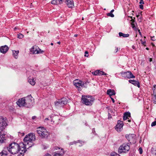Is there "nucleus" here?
<instances>
[{"instance_id":"obj_15","label":"nucleus","mask_w":156,"mask_h":156,"mask_svg":"<svg viewBox=\"0 0 156 156\" xmlns=\"http://www.w3.org/2000/svg\"><path fill=\"white\" fill-rule=\"evenodd\" d=\"M16 103L20 107L25 106V104H26L25 97L22 98L21 99H19Z\"/></svg>"},{"instance_id":"obj_58","label":"nucleus","mask_w":156,"mask_h":156,"mask_svg":"<svg viewBox=\"0 0 156 156\" xmlns=\"http://www.w3.org/2000/svg\"><path fill=\"white\" fill-rule=\"evenodd\" d=\"M89 83L88 82H85V83H84V84H87L88 83Z\"/></svg>"},{"instance_id":"obj_1","label":"nucleus","mask_w":156,"mask_h":156,"mask_svg":"<svg viewBox=\"0 0 156 156\" xmlns=\"http://www.w3.org/2000/svg\"><path fill=\"white\" fill-rule=\"evenodd\" d=\"M95 99L91 96L82 95L81 101L82 103L87 106H91L93 104Z\"/></svg>"},{"instance_id":"obj_13","label":"nucleus","mask_w":156,"mask_h":156,"mask_svg":"<svg viewBox=\"0 0 156 156\" xmlns=\"http://www.w3.org/2000/svg\"><path fill=\"white\" fill-rule=\"evenodd\" d=\"M74 85L79 90V88H80V87H82L84 86V83L78 80H74L73 82Z\"/></svg>"},{"instance_id":"obj_41","label":"nucleus","mask_w":156,"mask_h":156,"mask_svg":"<svg viewBox=\"0 0 156 156\" xmlns=\"http://www.w3.org/2000/svg\"><path fill=\"white\" fill-rule=\"evenodd\" d=\"M92 132L93 134H94L95 135L96 134L95 128H94L92 129Z\"/></svg>"},{"instance_id":"obj_63","label":"nucleus","mask_w":156,"mask_h":156,"mask_svg":"<svg viewBox=\"0 0 156 156\" xmlns=\"http://www.w3.org/2000/svg\"><path fill=\"white\" fill-rule=\"evenodd\" d=\"M138 31H139V34H141V32H140V30H138Z\"/></svg>"},{"instance_id":"obj_33","label":"nucleus","mask_w":156,"mask_h":156,"mask_svg":"<svg viewBox=\"0 0 156 156\" xmlns=\"http://www.w3.org/2000/svg\"><path fill=\"white\" fill-rule=\"evenodd\" d=\"M78 143V142H77V140L76 141H74L73 142H71L70 143L69 145H73V144H75L76 143Z\"/></svg>"},{"instance_id":"obj_3","label":"nucleus","mask_w":156,"mask_h":156,"mask_svg":"<svg viewBox=\"0 0 156 156\" xmlns=\"http://www.w3.org/2000/svg\"><path fill=\"white\" fill-rule=\"evenodd\" d=\"M20 145L16 143L9 144L8 147L10 153L12 154H15L19 153Z\"/></svg>"},{"instance_id":"obj_4","label":"nucleus","mask_w":156,"mask_h":156,"mask_svg":"<svg viewBox=\"0 0 156 156\" xmlns=\"http://www.w3.org/2000/svg\"><path fill=\"white\" fill-rule=\"evenodd\" d=\"M37 133L41 138H47L49 133L47 130L44 127H39L37 130Z\"/></svg>"},{"instance_id":"obj_23","label":"nucleus","mask_w":156,"mask_h":156,"mask_svg":"<svg viewBox=\"0 0 156 156\" xmlns=\"http://www.w3.org/2000/svg\"><path fill=\"white\" fill-rule=\"evenodd\" d=\"M107 94L109 95L110 97L115 94V91L113 90L109 89L107 92Z\"/></svg>"},{"instance_id":"obj_17","label":"nucleus","mask_w":156,"mask_h":156,"mask_svg":"<svg viewBox=\"0 0 156 156\" xmlns=\"http://www.w3.org/2000/svg\"><path fill=\"white\" fill-rule=\"evenodd\" d=\"M65 3L69 8H73L74 6L73 0H66Z\"/></svg>"},{"instance_id":"obj_56","label":"nucleus","mask_w":156,"mask_h":156,"mask_svg":"<svg viewBox=\"0 0 156 156\" xmlns=\"http://www.w3.org/2000/svg\"><path fill=\"white\" fill-rule=\"evenodd\" d=\"M114 9H112V10H111V11H110V12H111V13H112V12H114Z\"/></svg>"},{"instance_id":"obj_30","label":"nucleus","mask_w":156,"mask_h":156,"mask_svg":"<svg viewBox=\"0 0 156 156\" xmlns=\"http://www.w3.org/2000/svg\"><path fill=\"white\" fill-rule=\"evenodd\" d=\"M110 155L111 156H117V155H119V156H120L119 154H117V153L115 152H112L111 153Z\"/></svg>"},{"instance_id":"obj_35","label":"nucleus","mask_w":156,"mask_h":156,"mask_svg":"<svg viewBox=\"0 0 156 156\" xmlns=\"http://www.w3.org/2000/svg\"><path fill=\"white\" fill-rule=\"evenodd\" d=\"M118 48L117 47H115V50L114 51V53H116L118 51Z\"/></svg>"},{"instance_id":"obj_53","label":"nucleus","mask_w":156,"mask_h":156,"mask_svg":"<svg viewBox=\"0 0 156 156\" xmlns=\"http://www.w3.org/2000/svg\"><path fill=\"white\" fill-rule=\"evenodd\" d=\"M132 48L133 49H135V47L134 45H133L132 47Z\"/></svg>"},{"instance_id":"obj_28","label":"nucleus","mask_w":156,"mask_h":156,"mask_svg":"<svg viewBox=\"0 0 156 156\" xmlns=\"http://www.w3.org/2000/svg\"><path fill=\"white\" fill-rule=\"evenodd\" d=\"M131 25L132 28L135 30H136V28L135 27V25L134 23L135 21L133 19H132L131 20Z\"/></svg>"},{"instance_id":"obj_59","label":"nucleus","mask_w":156,"mask_h":156,"mask_svg":"<svg viewBox=\"0 0 156 156\" xmlns=\"http://www.w3.org/2000/svg\"><path fill=\"white\" fill-rule=\"evenodd\" d=\"M78 35L77 34H75L74 35V36L75 37H76L78 36Z\"/></svg>"},{"instance_id":"obj_9","label":"nucleus","mask_w":156,"mask_h":156,"mask_svg":"<svg viewBox=\"0 0 156 156\" xmlns=\"http://www.w3.org/2000/svg\"><path fill=\"white\" fill-rule=\"evenodd\" d=\"M126 138L130 144H134L136 142V136L134 134L126 135Z\"/></svg>"},{"instance_id":"obj_8","label":"nucleus","mask_w":156,"mask_h":156,"mask_svg":"<svg viewBox=\"0 0 156 156\" xmlns=\"http://www.w3.org/2000/svg\"><path fill=\"white\" fill-rule=\"evenodd\" d=\"M120 74L122 77L125 78H134L135 77V76L130 71H127L126 72L122 71L120 73Z\"/></svg>"},{"instance_id":"obj_7","label":"nucleus","mask_w":156,"mask_h":156,"mask_svg":"<svg viewBox=\"0 0 156 156\" xmlns=\"http://www.w3.org/2000/svg\"><path fill=\"white\" fill-rule=\"evenodd\" d=\"M130 149L129 144V143H124L121 146L118 151L119 153L122 152L126 153Z\"/></svg>"},{"instance_id":"obj_47","label":"nucleus","mask_w":156,"mask_h":156,"mask_svg":"<svg viewBox=\"0 0 156 156\" xmlns=\"http://www.w3.org/2000/svg\"><path fill=\"white\" fill-rule=\"evenodd\" d=\"M107 74L104 72L102 71V75H106Z\"/></svg>"},{"instance_id":"obj_5","label":"nucleus","mask_w":156,"mask_h":156,"mask_svg":"<svg viewBox=\"0 0 156 156\" xmlns=\"http://www.w3.org/2000/svg\"><path fill=\"white\" fill-rule=\"evenodd\" d=\"M67 99L65 98H63L60 100H59L55 102V106L57 108L63 107L68 103Z\"/></svg>"},{"instance_id":"obj_62","label":"nucleus","mask_w":156,"mask_h":156,"mask_svg":"<svg viewBox=\"0 0 156 156\" xmlns=\"http://www.w3.org/2000/svg\"><path fill=\"white\" fill-rule=\"evenodd\" d=\"M138 31H139V34H141V32H140V30H138Z\"/></svg>"},{"instance_id":"obj_20","label":"nucleus","mask_w":156,"mask_h":156,"mask_svg":"<svg viewBox=\"0 0 156 156\" xmlns=\"http://www.w3.org/2000/svg\"><path fill=\"white\" fill-rule=\"evenodd\" d=\"M129 82L139 88L140 87V83L138 81H136L134 80H129Z\"/></svg>"},{"instance_id":"obj_18","label":"nucleus","mask_w":156,"mask_h":156,"mask_svg":"<svg viewBox=\"0 0 156 156\" xmlns=\"http://www.w3.org/2000/svg\"><path fill=\"white\" fill-rule=\"evenodd\" d=\"M8 47L6 45L2 46L0 47V51L3 54L5 53L9 50Z\"/></svg>"},{"instance_id":"obj_16","label":"nucleus","mask_w":156,"mask_h":156,"mask_svg":"<svg viewBox=\"0 0 156 156\" xmlns=\"http://www.w3.org/2000/svg\"><path fill=\"white\" fill-rule=\"evenodd\" d=\"M6 140L5 134L2 131L0 132V144L5 143Z\"/></svg>"},{"instance_id":"obj_55","label":"nucleus","mask_w":156,"mask_h":156,"mask_svg":"<svg viewBox=\"0 0 156 156\" xmlns=\"http://www.w3.org/2000/svg\"><path fill=\"white\" fill-rule=\"evenodd\" d=\"M92 74H93L94 75H95V72L94 71V72H92Z\"/></svg>"},{"instance_id":"obj_12","label":"nucleus","mask_w":156,"mask_h":156,"mask_svg":"<svg viewBox=\"0 0 156 156\" xmlns=\"http://www.w3.org/2000/svg\"><path fill=\"white\" fill-rule=\"evenodd\" d=\"M7 125V124L3 117L0 116V130L2 131Z\"/></svg>"},{"instance_id":"obj_6","label":"nucleus","mask_w":156,"mask_h":156,"mask_svg":"<svg viewBox=\"0 0 156 156\" xmlns=\"http://www.w3.org/2000/svg\"><path fill=\"white\" fill-rule=\"evenodd\" d=\"M25 107L27 108H31L33 105L34 99L31 95L25 97Z\"/></svg>"},{"instance_id":"obj_31","label":"nucleus","mask_w":156,"mask_h":156,"mask_svg":"<svg viewBox=\"0 0 156 156\" xmlns=\"http://www.w3.org/2000/svg\"><path fill=\"white\" fill-rule=\"evenodd\" d=\"M17 36V37L19 38V39H22L24 37V35L23 34L20 33L18 34Z\"/></svg>"},{"instance_id":"obj_37","label":"nucleus","mask_w":156,"mask_h":156,"mask_svg":"<svg viewBox=\"0 0 156 156\" xmlns=\"http://www.w3.org/2000/svg\"><path fill=\"white\" fill-rule=\"evenodd\" d=\"M77 142H78V143H80L81 144H83L84 143V142L80 140H78Z\"/></svg>"},{"instance_id":"obj_24","label":"nucleus","mask_w":156,"mask_h":156,"mask_svg":"<svg viewBox=\"0 0 156 156\" xmlns=\"http://www.w3.org/2000/svg\"><path fill=\"white\" fill-rule=\"evenodd\" d=\"M130 113L129 112H125L123 116V119L124 120H126L128 117H130Z\"/></svg>"},{"instance_id":"obj_50","label":"nucleus","mask_w":156,"mask_h":156,"mask_svg":"<svg viewBox=\"0 0 156 156\" xmlns=\"http://www.w3.org/2000/svg\"><path fill=\"white\" fill-rule=\"evenodd\" d=\"M50 120V119H49V118H46L45 119H44V120Z\"/></svg>"},{"instance_id":"obj_2","label":"nucleus","mask_w":156,"mask_h":156,"mask_svg":"<svg viewBox=\"0 0 156 156\" xmlns=\"http://www.w3.org/2000/svg\"><path fill=\"white\" fill-rule=\"evenodd\" d=\"M35 140V136L33 133H30L28 135H27L23 139L25 144L31 146L33 145L32 141H34Z\"/></svg>"},{"instance_id":"obj_48","label":"nucleus","mask_w":156,"mask_h":156,"mask_svg":"<svg viewBox=\"0 0 156 156\" xmlns=\"http://www.w3.org/2000/svg\"><path fill=\"white\" fill-rule=\"evenodd\" d=\"M36 118V117L35 116H32V119L33 120H34Z\"/></svg>"},{"instance_id":"obj_54","label":"nucleus","mask_w":156,"mask_h":156,"mask_svg":"<svg viewBox=\"0 0 156 156\" xmlns=\"http://www.w3.org/2000/svg\"><path fill=\"white\" fill-rule=\"evenodd\" d=\"M59 0L60 2V3L62 4V2L63 0Z\"/></svg>"},{"instance_id":"obj_46","label":"nucleus","mask_w":156,"mask_h":156,"mask_svg":"<svg viewBox=\"0 0 156 156\" xmlns=\"http://www.w3.org/2000/svg\"><path fill=\"white\" fill-rule=\"evenodd\" d=\"M52 116H53V115H51V116L50 115V120L51 122H52L53 121V118H52Z\"/></svg>"},{"instance_id":"obj_19","label":"nucleus","mask_w":156,"mask_h":156,"mask_svg":"<svg viewBox=\"0 0 156 156\" xmlns=\"http://www.w3.org/2000/svg\"><path fill=\"white\" fill-rule=\"evenodd\" d=\"M8 152H10L8 147H4L3 150L0 153V155H7L8 154Z\"/></svg>"},{"instance_id":"obj_39","label":"nucleus","mask_w":156,"mask_h":156,"mask_svg":"<svg viewBox=\"0 0 156 156\" xmlns=\"http://www.w3.org/2000/svg\"><path fill=\"white\" fill-rule=\"evenodd\" d=\"M139 7L140 9H144L143 5L142 4H140L139 5Z\"/></svg>"},{"instance_id":"obj_25","label":"nucleus","mask_w":156,"mask_h":156,"mask_svg":"<svg viewBox=\"0 0 156 156\" xmlns=\"http://www.w3.org/2000/svg\"><path fill=\"white\" fill-rule=\"evenodd\" d=\"M12 51V55L16 59L18 58V54L19 52L18 50L15 51L13 50Z\"/></svg>"},{"instance_id":"obj_34","label":"nucleus","mask_w":156,"mask_h":156,"mask_svg":"<svg viewBox=\"0 0 156 156\" xmlns=\"http://www.w3.org/2000/svg\"><path fill=\"white\" fill-rule=\"evenodd\" d=\"M155 125H156V121H154V122L152 123L151 124V126H154Z\"/></svg>"},{"instance_id":"obj_21","label":"nucleus","mask_w":156,"mask_h":156,"mask_svg":"<svg viewBox=\"0 0 156 156\" xmlns=\"http://www.w3.org/2000/svg\"><path fill=\"white\" fill-rule=\"evenodd\" d=\"M64 151L63 149L62 148L59 152V151L55 152L54 153V154L53 155L54 156H62L64 155Z\"/></svg>"},{"instance_id":"obj_38","label":"nucleus","mask_w":156,"mask_h":156,"mask_svg":"<svg viewBox=\"0 0 156 156\" xmlns=\"http://www.w3.org/2000/svg\"><path fill=\"white\" fill-rule=\"evenodd\" d=\"M154 98L153 99L154 103L156 104V95H154Z\"/></svg>"},{"instance_id":"obj_14","label":"nucleus","mask_w":156,"mask_h":156,"mask_svg":"<svg viewBox=\"0 0 156 156\" xmlns=\"http://www.w3.org/2000/svg\"><path fill=\"white\" fill-rule=\"evenodd\" d=\"M123 125L124 124L122 121L118 120L117 124L115 126V129L118 132H119L122 129Z\"/></svg>"},{"instance_id":"obj_22","label":"nucleus","mask_w":156,"mask_h":156,"mask_svg":"<svg viewBox=\"0 0 156 156\" xmlns=\"http://www.w3.org/2000/svg\"><path fill=\"white\" fill-rule=\"evenodd\" d=\"M28 82L30 83L32 85H34L35 84V82L34 80V78L31 77H28Z\"/></svg>"},{"instance_id":"obj_32","label":"nucleus","mask_w":156,"mask_h":156,"mask_svg":"<svg viewBox=\"0 0 156 156\" xmlns=\"http://www.w3.org/2000/svg\"><path fill=\"white\" fill-rule=\"evenodd\" d=\"M107 15L108 16H110L112 17H113L114 16V15L112 13H111L110 12L107 13Z\"/></svg>"},{"instance_id":"obj_40","label":"nucleus","mask_w":156,"mask_h":156,"mask_svg":"<svg viewBox=\"0 0 156 156\" xmlns=\"http://www.w3.org/2000/svg\"><path fill=\"white\" fill-rule=\"evenodd\" d=\"M95 75H98V73H99V70H97L95 71Z\"/></svg>"},{"instance_id":"obj_61","label":"nucleus","mask_w":156,"mask_h":156,"mask_svg":"<svg viewBox=\"0 0 156 156\" xmlns=\"http://www.w3.org/2000/svg\"><path fill=\"white\" fill-rule=\"evenodd\" d=\"M57 43L58 44H60V41H58L57 42Z\"/></svg>"},{"instance_id":"obj_64","label":"nucleus","mask_w":156,"mask_h":156,"mask_svg":"<svg viewBox=\"0 0 156 156\" xmlns=\"http://www.w3.org/2000/svg\"><path fill=\"white\" fill-rule=\"evenodd\" d=\"M22 136H24V133H22Z\"/></svg>"},{"instance_id":"obj_60","label":"nucleus","mask_w":156,"mask_h":156,"mask_svg":"<svg viewBox=\"0 0 156 156\" xmlns=\"http://www.w3.org/2000/svg\"><path fill=\"white\" fill-rule=\"evenodd\" d=\"M85 54H88V52L87 51H86L85 52Z\"/></svg>"},{"instance_id":"obj_42","label":"nucleus","mask_w":156,"mask_h":156,"mask_svg":"<svg viewBox=\"0 0 156 156\" xmlns=\"http://www.w3.org/2000/svg\"><path fill=\"white\" fill-rule=\"evenodd\" d=\"M58 149H60V148L59 147H57V146H55V147L54 150H58Z\"/></svg>"},{"instance_id":"obj_29","label":"nucleus","mask_w":156,"mask_h":156,"mask_svg":"<svg viewBox=\"0 0 156 156\" xmlns=\"http://www.w3.org/2000/svg\"><path fill=\"white\" fill-rule=\"evenodd\" d=\"M154 95H156V85H155L152 88Z\"/></svg>"},{"instance_id":"obj_36","label":"nucleus","mask_w":156,"mask_h":156,"mask_svg":"<svg viewBox=\"0 0 156 156\" xmlns=\"http://www.w3.org/2000/svg\"><path fill=\"white\" fill-rule=\"evenodd\" d=\"M139 153L140 154H142L143 152V151L142 148L141 147H140L139 148Z\"/></svg>"},{"instance_id":"obj_45","label":"nucleus","mask_w":156,"mask_h":156,"mask_svg":"<svg viewBox=\"0 0 156 156\" xmlns=\"http://www.w3.org/2000/svg\"><path fill=\"white\" fill-rule=\"evenodd\" d=\"M151 39L152 41H155V37L154 36L151 37Z\"/></svg>"},{"instance_id":"obj_27","label":"nucleus","mask_w":156,"mask_h":156,"mask_svg":"<svg viewBox=\"0 0 156 156\" xmlns=\"http://www.w3.org/2000/svg\"><path fill=\"white\" fill-rule=\"evenodd\" d=\"M51 3L53 5H58V4H61L59 0H52L51 2Z\"/></svg>"},{"instance_id":"obj_44","label":"nucleus","mask_w":156,"mask_h":156,"mask_svg":"<svg viewBox=\"0 0 156 156\" xmlns=\"http://www.w3.org/2000/svg\"><path fill=\"white\" fill-rule=\"evenodd\" d=\"M98 75L101 76L102 75V71L99 70V73H98Z\"/></svg>"},{"instance_id":"obj_26","label":"nucleus","mask_w":156,"mask_h":156,"mask_svg":"<svg viewBox=\"0 0 156 156\" xmlns=\"http://www.w3.org/2000/svg\"><path fill=\"white\" fill-rule=\"evenodd\" d=\"M119 35L120 37H127L129 36V34H124L122 32H119Z\"/></svg>"},{"instance_id":"obj_49","label":"nucleus","mask_w":156,"mask_h":156,"mask_svg":"<svg viewBox=\"0 0 156 156\" xmlns=\"http://www.w3.org/2000/svg\"><path fill=\"white\" fill-rule=\"evenodd\" d=\"M110 98H111V100H112V102L113 103H114L115 102V100H114V99L113 98L111 97H110Z\"/></svg>"},{"instance_id":"obj_11","label":"nucleus","mask_w":156,"mask_h":156,"mask_svg":"<svg viewBox=\"0 0 156 156\" xmlns=\"http://www.w3.org/2000/svg\"><path fill=\"white\" fill-rule=\"evenodd\" d=\"M30 51L33 54H38L43 53L44 51L41 50L37 46L33 47L30 50Z\"/></svg>"},{"instance_id":"obj_10","label":"nucleus","mask_w":156,"mask_h":156,"mask_svg":"<svg viewBox=\"0 0 156 156\" xmlns=\"http://www.w3.org/2000/svg\"><path fill=\"white\" fill-rule=\"evenodd\" d=\"M23 146H20L19 147V152L20 153V154L21 155H23L22 156H23V154H24L25 152L27 151V148L28 149L29 148L31 147V146L25 144H23Z\"/></svg>"},{"instance_id":"obj_57","label":"nucleus","mask_w":156,"mask_h":156,"mask_svg":"<svg viewBox=\"0 0 156 156\" xmlns=\"http://www.w3.org/2000/svg\"><path fill=\"white\" fill-rule=\"evenodd\" d=\"M152 61V58H149V61L151 62Z\"/></svg>"},{"instance_id":"obj_43","label":"nucleus","mask_w":156,"mask_h":156,"mask_svg":"<svg viewBox=\"0 0 156 156\" xmlns=\"http://www.w3.org/2000/svg\"><path fill=\"white\" fill-rule=\"evenodd\" d=\"M140 4H144V2L143 0H140V1L139 2Z\"/></svg>"},{"instance_id":"obj_52","label":"nucleus","mask_w":156,"mask_h":156,"mask_svg":"<svg viewBox=\"0 0 156 156\" xmlns=\"http://www.w3.org/2000/svg\"><path fill=\"white\" fill-rule=\"evenodd\" d=\"M46 156H51V155L50 154L48 153H47L46 154Z\"/></svg>"},{"instance_id":"obj_51","label":"nucleus","mask_w":156,"mask_h":156,"mask_svg":"<svg viewBox=\"0 0 156 156\" xmlns=\"http://www.w3.org/2000/svg\"><path fill=\"white\" fill-rule=\"evenodd\" d=\"M141 43L144 45L145 44H146V42H143V41H142L141 42Z\"/></svg>"}]
</instances>
